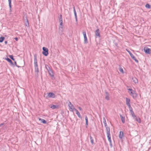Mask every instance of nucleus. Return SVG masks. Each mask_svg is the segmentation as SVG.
<instances>
[{"instance_id": "a18cd8bd", "label": "nucleus", "mask_w": 151, "mask_h": 151, "mask_svg": "<svg viewBox=\"0 0 151 151\" xmlns=\"http://www.w3.org/2000/svg\"><path fill=\"white\" fill-rule=\"evenodd\" d=\"M5 124V123H4L1 124H0V127L2 125H4Z\"/></svg>"}, {"instance_id": "ea45409f", "label": "nucleus", "mask_w": 151, "mask_h": 151, "mask_svg": "<svg viewBox=\"0 0 151 151\" xmlns=\"http://www.w3.org/2000/svg\"><path fill=\"white\" fill-rule=\"evenodd\" d=\"M128 106L129 111L132 109V107H131V105Z\"/></svg>"}, {"instance_id": "c85d7f7f", "label": "nucleus", "mask_w": 151, "mask_h": 151, "mask_svg": "<svg viewBox=\"0 0 151 151\" xmlns=\"http://www.w3.org/2000/svg\"><path fill=\"white\" fill-rule=\"evenodd\" d=\"M58 19L59 22L63 21L62 16L61 14L60 15L59 17H58Z\"/></svg>"}, {"instance_id": "20e7f679", "label": "nucleus", "mask_w": 151, "mask_h": 151, "mask_svg": "<svg viewBox=\"0 0 151 151\" xmlns=\"http://www.w3.org/2000/svg\"><path fill=\"white\" fill-rule=\"evenodd\" d=\"M83 34L84 36V43L85 44H87L88 43V42L87 41V39L86 36V32L85 31H83Z\"/></svg>"}, {"instance_id": "1a4fd4ad", "label": "nucleus", "mask_w": 151, "mask_h": 151, "mask_svg": "<svg viewBox=\"0 0 151 151\" xmlns=\"http://www.w3.org/2000/svg\"><path fill=\"white\" fill-rule=\"evenodd\" d=\"M4 59L6 60L9 63L12 65L13 66L14 65L13 63L12 60L9 58H4Z\"/></svg>"}, {"instance_id": "37998d69", "label": "nucleus", "mask_w": 151, "mask_h": 151, "mask_svg": "<svg viewBox=\"0 0 151 151\" xmlns=\"http://www.w3.org/2000/svg\"><path fill=\"white\" fill-rule=\"evenodd\" d=\"M14 39L16 41H17L18 40V38L17 37H15Z\"/></svg>"}, {"instance_id": "412c9836", "label": "nucleus", "mask_w": 151, "mask_h": 151, "mask_svg": "<svg viewBox=\"0 0 151 151\" xmlns=\"http://www.w3.org/2000/svg\"><path fill=\"white\" fill-rule=\"evenodd\" d=\"M133 81L135 83H138V81L137 79L135 77L133 78H132Z\"/></svg>"}, {"instance_id": "4be33fe9", "label": "nucleus", "mask_w": 151, "mask_h": 151, "mask_svg": "<svg viewBox=\"0 0 151 151\" xmlns=\"http://www.w3.org/2000/svg\"><path fill=\"white\" fill-rule=\"evenodd\" d=\"M12 0H8L9 6L10 8V10L11 11L12 5H11Z\"/></svg>"}, {"instance_id": "e433bc0d", "label": "nucleus", "mask_w": 151, "mask_h": 151, "mask_svg": "<svg viewBox=\"0 0 151 151\" xmlns=\"http://www.w3.org/2000/svg\"><path fill=\"white\" fill-rule=\"evenodd\" d=\"M59 22H60V26H63V21H60Z\"/></svg>"}, {"instance_id": "0eeeda50", "label": "nucleus", "mask_w": 151, "mask_h": 151, "mask_svg": "<svg viewBox=\"0 0 151 151\" xmlns=\"http://www.w3.org/2000/svg\"><path fill=\"white\" fill-rule=\"evenodd\" d=\"M105 99L107 100H109V93L106 91H105Z\"/></svg>"}, {"instance_id": "39448f33", "label": "nucleus", "mask_w": 151, "mask_h": 151, "mask_svg": "<svg viewBox=\"0 0 151 151\" xmlns=\"http://www.w3.org/2000/svg\"><path fill=\"white\" fill-rule=\"evenodd\" d=\"M99 31L100 30L99 29H97L95 31L96 36L98 37H100V35Z\"/></svg>"}, {"instance_id": "9d476101", "label": "nucleus", "mask_w": 151, "mask_h": 151, "mask_svg": "<svg viewBox=\"0 0 151 151\" xmlns=\"http://www.w3.org/2000/svg\"><path fill=\"white\" fill-rule=\"evenodd\" d=\"M59 106L58 105H52L51 106H50V108L52 109H58L59 108Z\"/></svg>"}, {"instance_id": "f257e3e1", "label": "nucleus", "mask_w": 151, "mask_h": 151, "mask_svg": "<svg viewBox=\"0 0 151 151\" xmlns=\"http://www.w3.org/2000/svg\"><path fill=\"white\" fill-rule=\"evenodd\" d=\"M34 64L35 67V76L37 77L39 76V69L38 66L37 61V55L35 54L34 55Z\"/></svg>"}, {"instance_id": "7c9ffc66", "label": "nucleus", "mask_w": 151, "mask_h": 151, "mask_svg": "<svg viewBox=\"0 0 151 151\" xmlns=\"http://www.w3.org/2000/svg\"><path fill=\"white\" fill-rule=\"evenodd\" d=\"M63 26H59V31H61V32H63Z\"/></svg>"}, {"instance_id": "2eb2a0df", "label": "nucleus", "mask_w": 151, "mask_h": 151, "mask_svg": "<svg viewBox=\"0 0 151 151\" xmlns=\"http://www.w3.org/2000/svg\"><path fill=\"white\" fill-rule=\"evenodd\" d=\"M107 134L108 141L110 142L111 145V139L110 134Z\"/></svg>"}, {"instance_id": "c756f323", "label": "nucleus", "mask_w": 151, "mask_h": 151, "mask_svg": "<svg viewBox=\"0 0 151 151\" xmlns=\"http://www.w3.org/2000/svg\"><path fill=\"white\" fill-rule=\"evenodd\" d=\"M9 57L13 61H14L15 60V59L14 58V57L13 55H9Z\"/></svg>"}, {"instance_id": "f3484780", "label": "nucleus", "mask_w": 151, "mask_h": 151, "mask_svg": "<svg viewBox=\"0 0 151 151\" xmlns=\"http://www.w3.org/2000/svg\"><path fill=\"white\" fill-rule=\"evenodd\" d=\"M124 134L122 131H120L119 135V137L120 139H122L123 137Z\"/></svg>"}, {"instance_id": "b1692460", "label": "nucleus", "mask_w": 151, "mask_h": 151, "mask_svg": "<svg viewBox=\"0 0 151 151\" xmlns=\"http://www.w3.org/2000/svg\"><path fill=\"white\" fill-rule=\"evenodd\" d=\"M134 119L139 123H140L141 122V119L139 118H137L136 117Z\"/></svg>"}, {"instance_id": "79ce46f5", "label": "nucleus", "mask_w": 151, "mask_h": 151, "mask_svg": "<svg viewBox=\"0 0 151 151\" xmlns=\"http://www.w3.org/2000/svg\"><path fill=\"white\" fill-rule=\"evenodd\" d=\"M78 109L80 111H82V108L80 107H78Z\"/></svg>"}, {"instance_id": "a211bd4d", "label": "nucleus", "mask_w": 151, "mask_h": 151, "mask_svg": "<svg viewBox=\"0 0 151 151\" xmlns=\"http://www.w3.org/2000/svg\"><path fill=\"white\" fill-rule=\"evenodd\" d=\"M120 116L122 121V122L123 123H124L125 122V117L124 116H122V115L121 114H120Z\"/></svg>"}, {"instance_id": "2f4dec72", "label": "nucleus", "mask_w": 151, "mask_h": 151, "mask_svg": "<svg viewBox=\"0 0 151 151\" xmlns=\"http://www.w3.org/2000/svg\"><path fill=\"white\" fill-rule=\"evenodd\" d=\"M90 139H91V144L93 145L94 144V142H93V139L92 137L91 136V135L90 136Z\"/></svg>"}, {"instance_id": "6e6552de", "label": "nucleus", "mask_w": 151, "mask_h": 151, "mask_svg": "<svg viewBox=\"0 0 151 151\" xmlns=\"http://www.w3.org/2000/svg\"><path fill=\"white\" fill-rule=\"evenodd\" d=\"M55 94L52 92H50L48 93L47 96L49 98H53L55 97Z\"/></svg>"}, {"instance_id": "aec40b11", "label": "nucleus", "mask_w": 151, "mask_h": 151, "mask_svg": "<svg viewBox=\"0 0 151 151\" xmlns=\"http://www.w3.org/2000/svg\"><path fill=\"white\" fill-rule=\"evenodd\" d=\"M85 119L86 120V128H87V126L88 124V118L87 116L86 115L85 116Z\"/></svg>"}, {"instance_id": "473e14b6", "label": "nucleus", "mask_w": 151, "mask_h": 151, "mask_svg": "<svg viewBox=\"0 0 151 151\" xmlns=\"http://www.w3.org/2000/svg\"><path fill=\"white\" fill-rule=\"evenodd\" d=\"M73 6V12H74V16H77V14H76V10H75V7L74 6Z\"/></svg>"}, {"instance_id": "72a5a7b5", "label": "nucleus", "mask_w": 151, "mask_h": 151, "mask_svg": "<svg viewBox=\"0 0 151 151\" xmlns=\"http://www.w3.org/2000/svg\"><path fill=\"white\" fill-rule=\"evenodd\" d=\"M131 114L133 118L134 119V118L136 117V116L134 114V111L132 112Z\"/></svg>"}, {"instance_id": "393cba45", "label": "nucleus", "mask_w": 151, "mask_h": 151, "mask_svg": "<svg viewBox=\"0 0 151 151\" xmlns=\"http://www.w3.org/2000/svg\"><path fill=\"white\" fill-rule=\"evenodd\" d=\"M132 97L133 98H136L137 97V94L135 92H134V94L132 96Z\"/></svg>"}, {"instance_id": "a878e982", "label": "nucleus", "mask_w": 151, "mask_h": 151, "mask_svg": "<svg viewBox=\"0 0 151 151\" xmlns=\"http://www.w3.org/2000/svg\"><path fill=\"white\" fill-rule=\"evenodd\" d=\"M4 39L5 37H4L2 36L0 37V42H2Z\"/></svg>"}, {"instance_id": "9b49d317", "label": "nucleus", "mask_w": 151, "mask_h": 151, "mask_svg": "<svg viewBox=\"0 0 151 151\" xmlns=\"http://www.w3.org/2000/svg\"><path fill=\"white\" fill-rule=\"evenodd\" d=\"M24 20H25V26L27 27H29V23L28 22V21L27 19V17L26 16Z\"/></svg>"}, {"instance_id": "58836bf2", "label": "nucleus", "mask_w": 151, "mask_h": 151, "mask_svg": "<svg viewBox=\"0 0 151 151\" xmlns=\"http://www.w3.org/2000/svg\"><path fill=\"white\" fill-rule=\"evenodd\" d=\"M126 50L129 53V54L130 55H131L132 54L130 51L128 50L127 49H126Z\"/></svg>"}, {"instance_id": "6ab92c4d", "label": "nucleus", "mask_w": 151, "mask_h": 151, "mask_svg": "<svg viewBox=\"0 0 151 151\" xmlns=\"http://www.w3.org/2000/svg\"><path fill=\"white\" fill-rule=\"evenodd\" d=\"M48 71L49 73V75L53 77L54 76L53 72L51 69L50 70H48Z\"/></svg>"}, {"instance_id": "f704fd0d", "label": "nucleus", "mask_w": 151, "mask_h": 151, "mask_svg": "<svg viewBox=\"0 0 151 151\" xmlns=\"http://www.w3.org/2000/svg\"><path fill=\"white\" fill-rule=\"evenodd\" d=\"M14 65H15V66H17V67L18 68H21V67H23V66H19V65H17V62L16 61H14Z\"/></svg>"}, {"instance_id": "c9c22d12", "label": "nucleus", "mask_w": 151, "mask_h": 151, "mask_svg": "<svg viewBox=\"0 0 151 151\" xmlns=\"http://www.w3.org/2000/svg\"><path fill=\"white\" fill-rule=\"evenodd\" d=\"M103 119H104L103 123L104 124L105 126L106 127V120H105V118H104Z\"/></svg>"}, {"instance_id": "f8f14e48", "label": "nucleus", "mask_w": 151, "mask_h": 151, "mask_svg": "<svg viewBox=\"0 0 151 151\" xmlns=\"http://www.w3.org/2000/svg\"><path fill=\"white\" fill-rule=\"evenodd\" d=\"M68 106L70 109H71V111H73L74 110L73 108H75L73 105L70 102H69V104H68Z\"/></svg>"}, {"instance_id": "a19ab883", "label": "nucleus", "mask_w": 151, "mask_h": 151, "mask_svg": "<svg viewBox=\"0 0 151 151\" xmlns=\"http://www.w3.org/2000/svg\"><path fill=\"white\" fill-rule=\"evenodd\" d=\"M75 19H76V22H78V19H77V16H75Z\"/></svg>"}, {"instance_id": "4c0bfd02", "label": "nucleus", "mask_w": 151, "mask_h": 151, "mask_svg": "<svg viewBox=\"0 0 151 151\" xmlns=\"http://www.w3.org/2000/svg\"><path fill=\"white\" fill-rule=\"evenodd\" d=\"M119 70L122 73H124V71H123V69L122 68H121L119 69Z\"/></svg>"}, {"instance_id": "7ed1b4c3", "label": "nucleus", "mask_w": 151, "mask_h": 151, "mask_svg": "<svg viewBox=\"0 0 151 151\" xmlns=\"http://www.w3.org/2000/svg\"><path fill=\"white\" fill-rule=\"evenodd\" d=\"M144 52L147 54H149L151 53V49L145 47L144 48Z\"/></svg>"}, {"instance_id": "49530a36", "label": "nucleus", "mask_w": 151, "mask_h": 151, "mask_svg": "<svg viewBox=\"0 0 151 151\" xmlns=\"http://www.w3.org/2000/svg\"><path fill=\"white\" fill-rule=\"evenodd\" d=\"M134 92H135V91H131V93L133 95L134 94Z\"/></svg>"}, {"instance_id": "8fccbe9b", "label": "nucleus", "mask_w": 151, "mask_h": 151, "mask_svg": "<svg viewBox=\"0 0 151 151\" xmlns=\"http://www.w3.org/2000/svg\"><path fill=\"white\" fill-rule=\"evenodd\" d=\"M129 111H130L131 113L132 112H133V109H132V110H130Z\"/></svg>"}, {"instance_id": "bb28decb", "label": "nucleus", "mask_w": 151, "mask_h": 151, "mask_svg": "<svg viewBox=\"0 0 151 151\" xmlns=\"http://www.w3.org/2000/svg\"><path fill=\"white\" fill-rule=\"evenodd\" d=\"M145 7L148 9H150L151 8V6L149 4H147L145 6Z\"/></svg>"}, {"instance_id": "3c124183", "label": "nucleus", "mask_w": 151, "mask_h": 151, "mask_svg": "<svg viewBox=\"0 0 151 151\" xmlns=\"http://www.w3.org/2000/svg\"><path fill=\"white\" fill-rule=\"evenodd\" d=\"M41 75H42V73H41Z\"/></svg>"}, {"instance_id": "dca6fc26", "label": "nucleus", "mask_w": 151, "mask_h": 151, "mask_svg": "<svg viewBox=\"0 0 151 151\" xmlns=\"http://www.w3.org/2000/svg\"><path fill=\"white\" fill-rule=\"evenodd\" d=\"M38 119H39V120L42 123L44 124H46L47 122L45 120L43 119H41L40 118H39Z\"/></svg>"}, {"instance_id": "cd10ccee", "label": "nucleus", "mask_w": 151, "mask_h": 151, "mask_svg": "<svg viewBox=\"0 0 151 151\" xmlns=\"http://www.w3.org/2000/svg\"><path fill=\"white\" fill-rule=\"evenodd\" d=\"M45 68L47 70V71H48V70H50L51 69L50 67L49 66L47 65H45Z\"/></svg>"}, {"instance_id": "423d86ee", "label": "nucleus", "mask_w": 151, "mask_h": 151, "mask_svg": "<svg viewBox=\"0 0 151 151\" xmlns=\"http://www.w3.org/2000/svg\"><path fill=\"white\" fill-rule=\"evenodd\" d=\"M74 110L76 111V114L81 119L82 118V116H81L80 113L75 108H73Z\"/></svg>"}, {"instance_id": "f03ea898", "label": "nucleus", "mask_w": 151, "mask_h": 151, "mask_svg": "<svg viewBox=\"0 0 151 151\" xmlns=\"http://www.w3.org/2000/svg\"><path fill=\"white\" fill-rule=\"evenodd\" d=\"M42 49L43 50V51L42 52L43 55L45 56H47L48 54V49L45 47H42Z\"/></svg>"}, {"instance_id": "de8ad7c7", "label": "nucleus", "mask_w": 151, "mask_h": 151, "mask_svg": "<svg viewBox=\"0 0 151 151\" xmlns=\"http://www.w3.org/2000/svg\"><path fill=\"white\" fill-rule=\"evenodd\" d=\"M128 90L131 91H132V88H129L128 89Z\"/></svg>"}, {"instance_id": "4468645a", "label": "nucleus", "mask_w": 151, "mask_h": 151, "mask_svg": "<svg viewBox=\"0 0 151 151\" xmlns=\"http://www.w3.org/2000/svg\"><path fill=\"white\" fill-rule=\"evenodd\" d=\"M130 57H131V58L135 61V62L136 63H138V60H137L136 58H135V57L133 55V54H132L130 55Z\"/></svg>"}, {"instance_id": "5701e85b", "label": "nucleus", "mask_w": 151, "mask_h": 151, "mask_svg": "<svg viewBox=\"0 0 151 151\" xmlns=\"http://www.w3.org/2000/svg\"><path fill=\"white\" fill-rule=\"evenodd\" d=\"M106 128L107 134H110V129L109 127H106Z\"/></svg>"}, {"instance_id": "09e8293b", "label": "nucleus", "mask_w": 151, "mask_h": 151, "mask_svg": "<svg viewBox=\"0 0 151 151\" xmlns=\"http://www.w3.org/2000/svg\"><path fill=\"white\" fill-rule=\"evenodd\" d=\"M4 43L6 45L7 43V41H6L4 42Z\"/></svg>"}, {"instance_id": "c03bdc74", "label": "nucleus", "mask_w": 151, "mask_h": 151, "mask_svg": "<svg viewBox=\"0 0 151 151\" xmlns=\"http://www.w3.org/2000/svg\"><path fill=\"white\" fill-rule=\"evenodd\" d=\"M114 45L117 47H118V45L117 42H115L114 43Z\"/></svg>"}, {"instance_id": "ddd939ff", "label": "nucleus", "mask_w": 151, "mask_h": 151, "mask_svg": "<svg viewBox=\"0 0 151 151\" xmlns=\"http://www.w3.org/2000/svg\"><path fill=\"white\" fill-rule=\"evenodd\" d=\"M130 100L129 99L126 98V104L127 106H130Z\"/></svg>"}]
</instances>
